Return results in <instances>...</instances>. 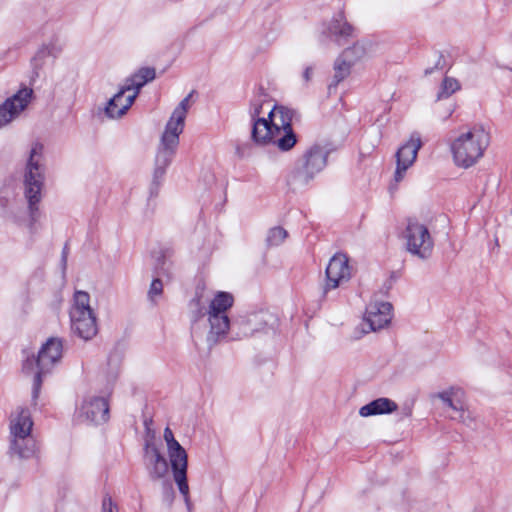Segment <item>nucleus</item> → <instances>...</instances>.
<instances>
[{
	"label": "nucleus",
	"mask_w": 512,
	"mask_h": 512,
	"mask_svg": "<svg viewBox=\"0 0 512 512\" xmlns=\"http://www.w3.org/2000/svg\"><path fill=\"white\" fill-rule=\"evenodd\" d=\"M232 305V295L227 292H219L211 300L207 311L203 314L207 315L210 327L206 338L209 347L224 339L230 327H232V331L237 329L235 332L236 338L248 337L254 333V329L251 328L250 320L248 319H241L230 326L227 311Z\"/></svg>",
	"instance_id": "nucleus-1"
},
{
	"label": "nucleus",
	"mask_w": 512,
	"mask_h": 512,
	"mask_svg": "<svg viewBox=\"0 0 512 512\" xmlns=\"http://www.w3.org/2000/svg\"><path fill=\"white\" fill-rule=\"evenodd\" d=\"M490 138L489 131L482 125L461 130L450 143L455 165L464 169L476 165L489 147Z\"/></svg>",
	"instance_id": "nucleus-2"
},
{
	"label": "nucleus",
	"mask_w": 512,
	"mask_h": 512,
	"mask_svg": "<svg viewBox=\"0 0 512 512\" xmlns=\"http://www.w3.org/2000/svg\"><path fill=\"white\" fill-rule=\"evenodd\" d=\"M43 145L34 143L31 147L24 175V195L28 202L30 218L35 223L40 217L38 204L41 201V192L44 186Z\"/></svg>",
	"instance_id": "nucleus-3"
},
{
	"label": "nucleus",
	"mask_w": 512,
	"mask_h": 512,
	"mask_svg": "<svg viewBox=\"0 0 512 512\" xmlns=\"http://www.w3.org/2000/svg\"><path fill=\"white\" fill-rule=\"evenodd\" d=\"M296 116L295 110L275 105L268 113V139L258 141L257 144H273L282 152L290 151L297 143V136L292 128Z\"/></svg>",
	"instance_id": "nucleus-4"
},
{
	"label": "nucleus",
	"mask_w": 512,
	"mask_h": 512,
	"mask_svg": "<svg viewBox=\"0 0 512 512\" xmlns=\"http://www.w3.org/2000/svg\"><path fill=\"white\" fill-rule=\"evenodd\" d=\"M155 69L151 67L140 68L125 80L118 93L111 98L105 108L109 118H120L129 110L138 96L140 89L148 82L154 80Z\"/></svg>",
	"instance_id": "nucleus-5"
},
{
	"label": "nucleus",
	"mask_w": 512,
	"mask_h": 512,
	"mask_svg": "<svg viewBox=\"0 0 512 512\" xmlns=\"http://www.w3.org/2000/svg\"><path fill=\"white\" fill-rule=\"evenodd\" d=\"M33 421L28 409L20 408L10 422V452L20 459H29L36 453V441L31 435Z\"/></svg>",
	"instance_id": "nucleus-6"
},
{
	"label": "nucleus",
	"mask_w": 512,
	"mask_h": 512,
	"mask_svg": "<svg viewBox=\"0 0 512 512\" xmlns=\"http://www.w3.org/2000/svg\"><path fill=\"white\" fill-rule=\"evenodd\" d=\"M63 343L59 338H49L47 342L42 346L38 353L37 359L31 358L26 359L23 364L25 372L29 373L37 368V372L34 376L33 390H32V403L36 405L41 384L42 376L49 373L52 367L58 363L62 357Z\"/></svg>",
	"instance_id": "nucleus-7"
},
{
	"label": "nucleus",
	"mask_w": 512,
	"mask_h": 512,
	"mask_svg": "<svg viewBox=\"0 0 512 512\" xmlns=\"http://www.w3.org/2000/svg\"><path fill=\"white\" fill-rule=\"evenodd\" d=\"M404 239L407 251L413 256L422 260L431 257L434 248L433 238L426 225L417 219L407 220Z\"/></svg>",
	"instance_id": "nucleus-8"
},
{
	"label": "nucleus",
	"mask_w": 512,
	"mask_h": 512,
	"mask_svg": "<svg viewBox=\"0 0 512 512\" xmlns=\"http://www.w3.org/2000/svg\"><path fill=\"white\" fill-rule=\"evenodd\" d=\"M181 133L165 128L155 157V167L153 172V184L159 186L166 173V169L171 164L177 147L179 145V136Z\"/></svg>",
	"instance_id": "nucleus-9"
},
{
	"label": "nucleus",
	"mask_w": 512,
	"mask_h": 512,
	"mask_svg": "<svg viewBox=\"0 0 512 512\" xmlns=\"http://www.w3.org/2000/svg\"><path fill=\"white\" fill-rule=\"evenodd\" d=\"M328 152L325 148L314 145L303 156L302 165L294 172V180L300 184H307L319 173L327 163Z\"/></svg>",
	"instance_id": "nucleus-10"
},
{
	"label": "nucleus",
	"mask_w": 512,
	"mask_h": 512,
	"mask_svg": "<svg viewBox=\"0 0 512 512\" xmlns=\"http://www.w3.org/2000/svg\"><path fill=\"white\" fill-rule=\"evenodd\" d=\"M33 94L32 88L24 86L0 105V128L12 122L28 107Z\"/></svg>",
	"instance_id": "nucleus-11"
},
{
	"label": "nucleus",
	"mask_w": 512,
	"mask_h": 512,
	"mask_svg": "<svg viewBox=\"0 0 512 512\" xmlns=\"http://www.w3.org/2000/svg\"><path fill=\"white\" fill-rule=\"evenodd\" d=\"M352 276L349 258L344 253H336L326 267L324 292L336 289L347 283Z\"/></svg>",
	"instance_id": "nucleus-12"
},
{
	"label": "nucleus",
	"mask_w": 512,
	"mask_h": 512,
	"mask_svg": "<svg viewBox=\"0 0 512 512\" xmlns=\"http://www.w3.org/2000/svg\"><path fill=\"white\" fill-rule=\"evenodd\" d=\"M421 146L420 135L413 133L410 139L397 150V167L394 175L396 182L403 179L405 171L415 162Z\"/></svg>",
	"instance_id": "nucleus-13"
},
{
	"label": "nucleus",
	"mask_w": 512,
	"mask_h": 512,
	"mask_svg": "<svg viewBox=\"0 0 512 512\" xmlns=\"http://www.w3.org/2000/svg\"><path fill=\"white\" fill-rule=\"evenodd\" d=\"M144 464L151 480L164 479L169 472V464L160 450L147 442L144 447Z\"/></svg>",
	"instance_id": "nucleus-14"
},
{
	"label": "nucleus",
	"mask_w": 512,
	"mask_h": 512,
	"mask_svg": "<svg viewBox=\"0 0 512 512\" xmlns=\"http://www.w3.org/2000/svg\"><path fill=\"white\" fill-rule=\"evenodd\" d=\"M392 319V305L389 302H371L365 313V325L370 331H378L386 327Z\"/></svg>",
	"instance_id": "nucleus-15"
},
{
	"label": "nucleus",
	"mask_w": 512,
	"mask_h": 512,
	"mask_svg": "<svg viewBox=\"0 0 512 512\" xmlns=\"http://www.w3.org/2000/svg\"><path fill=\"white\" fill-rule=\"evenodd\" d=\"M80 414L92 423H105L109 419V404L107 398L98 396L88 397L81 405Z\"/></svg>",
	"instance_id": "nucleus-16"
},
{
	"label": "nucleus",
	"mask_w": 512,
	"mask_h": 512,
	"mask_svg": "<svg viewBox=\"0 0 512 512\" xmlns=\"http://www.w3.org/2000/svg\"><path fill=\"white\" fill-rule=\"evenodd\" d=\"M264 105L265 101L258 98L253 100L249 107V115L252 123L251 139L256 144L258 141L268 139L269 135L268 117H260Z\"/></svg>",
	"instance_id": "nucleus-17"
},
{
	"label": "nucleus",
	"mask_w": 512,
	"mask_h": 512,
	"mask_svg": "<svg viewBox=\"0 0 512 512\" xmlns=\"http://www.w3.org/2000/svg\"><path fill=\"white\" fill-rule=\"evenodd\" d=\"M72 330L82 339L89 340L97 334V323L94 312H70Z\"/></svg>",
	"instance_id": "nucleus-18"
},
{
	"label": "nucleus",
	"mask_w": 512,
	"mask_h": 512,
	"mask_svg": "<svg viewBox=\"0 0 512 512\" xmlns=\"http://www.w3.org/2000/svg\"><path fill=\"white\" fill-rule=\"evenodd\" d=\"M328 34L334 37L339 44H341V40H347L354 36V28L346 21L342 11L331 20Z\"/></svg>",
	"instance_id": "nucleus-19"
},
{
	"label": "nucleus",
	"mask_w": 512,
	"mask_h": 512,
	"mask_svg": "<svg viewBox=\"0 0 512 512\" xmlns=\"http://www.w3.org/2000/svg\"><path fill=\"white\" fill-rule=\"evenodd\" d=\"M193 92L188 94L174 109L172 115L170 116L166 127L178 133H182L185 125V119L190 108V98L192 97Z\"/></svg>",
	"instance_id": "nucleus-20"
},
{
	"label": "nucleus",
	"mask_w": 512,
	"mask_h": 512,
	"mask_svg": "<svg viewBox=\"0 0 512 512\" xmlns=\"http://www.w3.org/2000/svg\"><path fill=\"white\" fill-rule=\"evenodd\" d=\"M397 404L388 398H378L362 406L359 414L362 417L391 413L397 409Z\"/></svg>",
	"instance_id": "nucleus-21"
},
{
	"label": "nucleus",
	"mask_w": 512,
	"mask_h": 512,
	"mask_svg": "<svg viewBox=\"0 0 512 512\" xmlns=\"http://www.w3.org/2000/svg\"><path fill=\"white\" fill-rule=\"evenodd\" d=\"M170 464L173 474L187 472L188 469V454L186 450L179 444L175 447L167 449Z\"/></svg>",
	"instance_id": "nucleus-22"
},
{
	"label": "nucleus",
	"mask_w": 512,
	"mask_h": 512,
	"mask_svg": "<svg viewBox=\"0 0 512 512\" xmlns=\"http://www.w3.org/2000/svg\"><path fill=\"white\" fill-rule=\"evenodd\" d=\"M352 65L353 63L342 57V55L336 59L334 63L333 82L330 84L329 89L336 87L341 81L350 75Z\"/></svg>",
	"instance_id": "nucleus-23"
},
{
	"label": "nucleus",
	"mask_w": 512,
	"mask_h": 512,
	"mask_svg": "<svg viewBox=\"0 0 512 512\" xmlns=\"http://www.w3.org/2000/svg\"><path fill=\"white\" fill-rule=\"evenodd\" d=\"M173 478H174L175 483L178 486L179 492L181 493V495L184 498V502H185L188 512H191L192 503H191L190 494H189L187 472L173 474Z\"/></svg>",
	"instance_id": "nucleus-24"
},
{
	"label": "nucleus",
	"mask_w": 512,
	"mask_h": 512,
	"mask_svg": "<svg viewBox=\"0 0 512 512\" xmlns=\"http://www.w3.org/2000/svg\"><path fill=\"white\" fill-rule=\"evenodd\" d=\"M70 312L91 313L90 296L85 291H76L74 294V305Z\"/></svg>",
	"instance_id": "nucleus-25"
},
{
	"label": "nucleus",
	"mask_w": 512,
	"mask_h": 512,
	"mask_svg": "<svg viewBox=\"0 0 512 512\" xmlns=\"http://www.w3.org/2000/svg\"><path fill=\"white\" fill-rule=\"evenodd\" d=\"M459 89L460 84L457 79L452 77H445L441 83L440 90L437 94V100L448 98Z\"/></svg>",
	"instance_id": "nucleus-26"
},
{
	"label": "nucleus",
	"mask_w": 512,
	"mask_h": 512,
	"mask_svg": "<svg viewBox=\"0 0 512 512\" xmlns=\"http://www.w3.org/2000/svg\"><path fill=\"white\" fill-rule=\"evenodd\" d=\"M288 236V232L280 227L276 226L269 229L266 237V243L268 246H278L282 244Z\"/></svg>",
	"instance_id": "nucleus-27"
},
{
	"label": "nucleus",
	"mask_w": 512,
	"mask_h": 512,
	"mask_svg": "<svg viewBox=\"0 0 512 512\" xmlns=\"http://www.w3.org/2000/svg\"><path fill=\"white\" fill-rule=\"evenodd\" d=\"M366 51L362 44L355 43L352 47L346 49L342 53V57L346 58L348 61L352 62L353 64L364 57Z\"/></svg>",
	"instance_id": "nucleus-28"
},
{
	"label": "nucleus",
	"mask_w": 512,
	"mask_h": 512,
	"mask_svg": "<svg viewBox=\"0 0 512 512\" xmlns=\"http://www.w3.org/2000/svg\"><path fill=\"white\" fill-rule=\"evenodd\" d=\"M438 397L443 401V403L445 405H447L448 407L452 408L454 411L456 412H459V416L458 417H453L454 419H458L459 421H465V418H464V411L461 407H458L453 399L451 398V393L450 392H441L438 394Z\"/></svg>",
	"instance_id": "nucleus-29"
},
{
	"label": "nucleus",
	"mask_w": 512,
	"mask_h": 512,
	"mask_svg": "<svg viewBox=\"0 0 512 512\" xmlns=\"http://www.w3.org/2000/svg\"><path fill=\"white\" fill-rule=\"evenodd\" d=\"M162 490H163V500L170 506L173 503V500L175 497L173 485L170 480L166 479L163 481Z\"/></svg>",
	"instance_id": "nucleus-30"
},
{
	"label": "nucleus",
	"mask_w": 512,
	"mask_h": 512,
	"mask_svg": "<svg viewBox=\"0 0 512 512\" xmlns=\"http://www.w3.org/2000/svg\"><path fill=\"white\" fill-rule=\"evenodd\" d=\"M163 290V283L162 280L157 277L155 278L150 286L149 289V297L153 299L155 296H159L162 293Z\"/></svg>",
	"instance_id": "nucleus-31"
},
{
	"label": "nucleus",
	"mask_w": 512,
	"mask_h": 512,
	"mask_svg": "<svg viewBox=\"0 0 512 512\" xmlns=\"http://www.w3.org/2000/svg\"><path fill=\"white\" fill-rule=\"evenodd\" d=\"M163 437H164V440L166 442L167 449L171 448V447H175V446L180 444L175 439L174 434H173L172 430L169 427L165 428Z\"/></svg>",
	"instance_id": "nucleus-32"
},
{
	"label": "nucleus",
	"mask_w": 512,
	"mask_h": 512,
	"mask_svg": "<svg viewBox=\"0 0 512 512\" xmlns=\"http://www.w3.org/2000/svg\"><path fill=\"white\" fill-rule=\"evenodd\" d=\"M102 512H117V508L110 497H105L103 499Z\"/></svg>",
	"instance_id": "nucleus-33"
},
{
	"label": "nucleus",
	"mask_w": 512,
	"mask_h": 512,
	"mask_svg": "<svg viewBox=\"0 0 512 512\" xmlns=\"http://www.w3.org/2000/svg\"><path fill=\"white\" fill-rule=\"evenodd\" d=\"M455 110V105H450L448 107V109L446 110L445 114L443 115V120H447L448 118L451 117V115L453 114Z\"/></svg>",
	"instance_id": "nucleus-34"
},
{
	"label": "nucleus",
	"mask_w": 512,
	"mask_h": 512,
	"mask_svg": "<svg viewBox=\"0 0 512 512\" xmlns=\"http://www.w3.org/2000/svg\"><path fill=\"white\" fill-rule=\"evenodd\" d=\"M311 76H312V68L308 67L305 69V71L303 73V77H304L305 81L308 82V81H310Z\"/></svg>",
	"instance_id": "nucleus-35"
},
{
	"label": "nucleus",
	"mask_w": 512,
	"mask_h": 512,
	"mask_svg": "<svg viewBox=\"0 0 512 512\" xmlns=\"http://www.w3.org/2000/svg\"><path fill=\"white\" fill-rule=\"evenodd\" d=\"M128 94L126 93L122 98L121 100L117 101V107L116 109H120L121 105L125 104V98Z\"/></svg>",
	"instance_id": "nucleus-36"
},
{
	"label": "nucleus",
	"mask_w": 512,
	"mask_h": 512,
	"mask_svg": "<svg viewBox=\"0 0 512 512\" xmlns=\"http://www.w3.org/2000/svg\"><path fill=\"white\" fill-rule=\"evenodd\" d=\"M62 261L64 262V264L66 263L67 261V247H65L63 249V253H62Z\"/></svg>",
	"instance_id": "nucleus-37"
},
{
	"label": "nucleus",
	"mask_w": 512,
	"mask_h": 512,
	"mask_svg": "<svg viewBox=\"0 0 512 512\" xmlns=\"http://www.w3.org/2000/svg\"><path fill=\"white\" fill-rule=\"evenodd\" d=\"M431 72H432V70H430V69H427V70L425 71V73H426V74H430Z\"/></svg>",
	"instance_id": "nucleus-38"
},
{
	"label": "nucleus",
	"mask_w": 512,
	"mask_h": 512,
	"mask_svg": "<svg viewBox=\"0 0 512 512\" xmlns=\"http://www.w3.org/2000/svg\"><path fill=\"white\" fill-rule=\"evenodd\" d=\"M163 274H164V271H163V272H157V275H158V276H161V275H163Z\"/></svg>",
	"instance_id": "nucleus-39"
}]
</instances>
